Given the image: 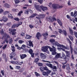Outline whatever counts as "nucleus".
<instances>
[{"mask_svg": "<svg viewBox=\"0 0 77 77\" xmlns=\"http://www.w3.org/2000/svg\"><path fill=\"white\" fill-rule=\"evenodd\" d=\"M52 48H51L50 47L48 46H43L42 47V50L43 52H47L48 51V48H49L50 51H51L52 52V55H55V54H56V48L53 46H52Z\"/></svg>", "mask_w": 77, "mask_h": 77, "instance_id": "1", "label": "nucleus"}, {"mask_svg": "<svg viewBox=\"0 0 77 77\" xmlns=\"http://www.w3.org/2000/svg\"><path fill=\"white\" fill-rule=\"evenodd\" d=\"M35 8L37 11H39V12H41V9L44 11H45L46 10H47V8L42 5L40 6L39 5H35Z\"/></svg>", "mask_w": 77, "mask_h": 77, "instance_id": "2", "label": "nucleus"}, {"mask_svg": "<svg viewBox=\"0 0 77 77\" xmlns=\"http://www.w3.org/2000/svg\"><path fill=\"white\" fill-rule=\"evenodd\" d=\"M67 40L69 41V43L70 44V51H71V54H72V52H73V48H72V43L71 42V41H70V40L68 38H66Z\"/></svg>", "mask_w": 77, "mask_h": 77, "instance_id": "3", "label": "nucleus"}, {"mask_svg": "<svg viewBox=\"0 0 77 77\" xmlns=\"http://www.w3.org/2000/svg\"><path fill=\"white\" fill-rule=\"evenodd\" d=\"M29 44L27 43V42H26L27 45H29V47H33V42L31 40L28 41Z\"/></svg>", "mask_w": 77, "mask_h": 77, "instance_id": "4", "label": "nucleus"}, {"mask_svg": "<svg viewBox=\"0 0 77 77\" xmlns=\"http://www.w3.org/2000/svg\"><path fill=\"white\" fill-rule=\"evenodd\" d=\"M29 53H30V54L31 55V57H34V53H33V50L32 49H30L28 51Z\"/></svg>", "mask_w": 77, "mask_h": 77, "instance_id": "5", "label": "nucleus"}, {"mask_svg": "<svg viewBox=\"0 0 77 77\" xmlns=\"http://www.w3.org/2000/svg\"><path fill=\"white\" fill-rule=\"evenodd\" d=\"M71 15L72 17H75L76 15H77V11H75L74 14V13H73V12H71Z\"/></svg>", "mask_w": 77, "mask_h": 77, "instance_id": "6", "label": "nucleus"}, {"mask_svg": "<svg viewBox=\"0 0 77 77\" xmlns=\"http://www.w3.org/2000/svg\"><path fill=\"white\" fill-rule=\"evenodd\" d=\"M42 35H41V33L38 32L36 34V37L38 39H39V38L41 37Z\"/></svg>", "mask_w": 77, "mask_h": 77, "instance_id": "7", "label": "nucleus"}, {"mask_svg": "<svg viewBox=\"0 0 77 77\" xmlns=\"http://www.w3.org/2000/svg\"><path fill=\"white\" fill-rule=\"evenodd\" d=\"M7 37L9 38H10V36L7 34H5L3 36L2 38V39L3 40V39H5V38H7Z\"/></svg>", "mask_w": 77, "mask_h": 77, "instance_id": "8", "label": "nucleus"}, {"mask_svg": "<svg viewBox=\"0 0 77 77\" xmlns=\"http://www.w3.org/2000/svg\"><path fill=\"white\" fill-rule=\"evenodd\" d=\"M40 56L41 59H46V56L44 55V54H42V53H41Z\"/></svg>", "mask_w": 77, "mask_h": 77, "instance_id": "9", "label": "nucleus"}, {"mask_svg": "<svg viewBox=\"0 0 77 77\" xmlns=\"http://www.w3.org/2000/svg\"><path fill=\"white\" fill-rule=\"evenodd\" d=\"M52 17H47L46 18V20H47L48 21H51L53 22V21L51 19Z\"/></svg>", "mask_w": 77, "mask_h": 77, "instance_id": "10", "label": "nucleus"}, {"mask_svg": "<svg viewBox=\"0 0 77 77\" xmlns=\"http://www.w3.org/2000/svg\"><path fill=\"white\" fill-rule=\"evenodd\" d=\"M60 54H61L60 53L57 54L55 55V59L56 60H57V59H58V58H59V57H60Z\"/></svg>", "mask_w": 77, "mask_h": 77, "instance_id": "11", "label": "nucleus"}, {"mask_svg": "<svg viewBox=\"0 0 77 77\" xmlns=\"http://www.w3.org/2000/svg\"><path fill=\"white\" fill-rule=\"evenodd\" d=\"M20 56L21 59H23L27 57V55L26 54H22L21 55H20Z\"/></svg>", "mask_w": 77, "mask_h": 77, "instance_id": "12", "label": "nucleus"}, {"mask_svg": "<svg viewBox=\"0 0 77 77\" xmlns=\"http://www.w3.org/2000/svg\"><path fill=\"white\" fill-rule=\"evenodd\" d=\"M52 7L54 9H58V5L54 4L52 5Z\"/></svg>", "mask_w": 77, "mask_h": 77, "instance_id": "13", "label": "nucleus"}, {"mask_svg": "<svg viewBox=\"0 0 77 77\" xmlns=\"http://www.w3.org/2000/svg\"><path fill=\"white\" fill-rule=\"evenodd\" d=\"M8 38H9V37H8L5 38L4 41L3 42V44H5V43H6V42L7 44H8Z\"/></svg>", "mask_w": 77, "mask_h": 77, "instance_id": "14", "label": "nucleus"}, {"mask_svg": "<svg viewBox=\"0 0 77 77\" xmlns=\"http://www.w3.org/2000/svg\"><path fill=\"white\" fill-rule=\"evenodd\" d=\"M54 44L55 46H57L58 47H62V46H63V45H61L57 42H55Z\"/></svg>", "mask_w": 77, "mask_h": 77, "instance_id": "15", "label": "nucleus"}, {"mask_svg": "<svg viewBox=\"0 0 77 77\" xmlns=\"http://www.w3.org/2000/svg\"><path fill=\"white\" fill-rule=\"evenodd\" d=\"M46 66H48L51 68H53V65L51 63H46L45 64Z\"/></svg>", "mask_w": 77, "mask_h": 77, "instance_id": "16", "label": "nucleus"}, {"mask_svg": "<svg viewBox=\"0 0 77 77\" xmlns=\"http://www.w3.org/2000/svg\"><path fill=\"white\" fill-rule=\"evenodd\" d=\"M65 52L66 53V56L67 57H69L71 54L70 53V52L69 51H66Z\"/></svg>", "mask_w": 77, "mask_h": 77, "instance_id": "17", "label": "nucleus"}, {"mask_svg": "<svg viewBox=\"0 0 77 77\" xmlns=\"http://www.w3.org/2000/svg\"><path fill=\"white\" fill-rule=\"evenodd\" d=\"M60 58L61 59L63 58V59H66V55H65V54H64V53H62V57H61Z\"/></svg>", "mask_w": 77, "mask_h": 77, "instance_id": "18", "label": "nucleus"}, {"mask_svg": "<svg viewBox=\"0 0 77 77\" xmlns=\"http://www.w3.org/2000/svg\"><path fill=\"white\" fill-rule=\"evenodd\" d=\"M42 72L43 75H44L45 76H48V74H47V72H44V71H42Z\"/></svg>", "mask_w": 77, "mask_h": 77, "instance_id": "19", "label": "nucleus"}, {"mask_svg": "<svg viewBox=\"0 0 77 77\" xmlns=\"http://www.w3.org/2000/svg\"><path fill=\"white\" fill-rule=\"evenodd\" d=\"M38 16L41 18H43L45 17V15L44 14H40L38 15Z\"/></svg>", "mask_w": 77, "mask_h": 77, "instance_id": "20", "label": "nucleus"}, {"mask_svg": "<svg viewBox=\"0 0 77 77\" xmlns=\"http://www.w3.org/2000/svg\"><path fill=\"white\" fill-rule=\"evenodd\" d=\"M37 14H32L31 16L29 17V18H32L34 17H35V16H36Z\"/></svg>", "mask_w": 77, "mask_h": 77, "instance_id": "21", "label": "nucleus"}, {"mask_svg": "<svg viewBox=\"0 0 77 77\" xmlns=\"http://www.w3.org/2000/svg\"><path fill=\"white\" fill-rule=\"evenodd\" d=\"M9 38V43L11 44H12V42H13V40H12V38L10 37V38Z\"/></svg>", "mask_w": 77, "mask_h": 77, "instance_id": "22", "label": "nucleus"}, {"mask_svg": "<svg viewBox=\"0 0 77 77\" xmlns=\"http://www.w3.org/2000/svg\"><path fill=\"white\" fill-rule=\"evenodd\" d=\"M3 21H4V22H6L8 21V19L7 17H3Z\"/></svg>", "mask_w": 77, "mask_h": 77, "instance_id": "23", "label": "nucleus"}, {"mask_svg": "<svg viewBox=\"0 0 77 77\" xmlns=\"http://www.w3.org/2000/svg\"><path fill=\"white\" fill-rule=\"evenodd\" d=\"M62 33H63L65 36H66L67 35V32H66V31L65 30H64L63 31Z\"/></svg>", "mask_w": 77, "mask_h": 77, "instance_id": "24", "label": "nucleus"}, {"mask_svg": "<svg viewBox=\"0 0 77 77\" xmlns=\"http://www.w3.org/2000/svg\"><path fill=\"white\" fill-rule=\"evenodd\" d=\"M4 7H6L7 8H9L10 7V5L8 4H5L4 5Z\"/></svg>", "mask_w": 77, "mask_h": 77, "instance_id": "25", "label": "nucleus"}, {"mask_svg": "<svg viewBox=\"0 0 77 77\" xmlns=\"http://www.w3.org/2000/svg\"><path fill=\"white\" fill-rule=\"evenodd\" d=\"M69 30L70 32V35H72L73 33L72 30V29H70L69 28Z\"/></svg>", "mask_w": 77, "mask_h": 77, "instance_id": "26", "label": "nucleus"}, {"mask_svg": "<svg viewBox=\"0 0 77 77\" xmlns=\"http://www.w3.org/2000/svg\"><path fill=\"white\" fill-rule=\"evenodd\" d=\"M57 21L60 26H62V22H61V21H60V20L58 19L57 20Z\"/></svg>", "mask_w": 77, "mask_h": 77, "instance_id": "27", "label": "nucleus"}, {"mask_svg": "<svg viewBox=\"0 0 77 77\" xmlns=\"http://www.w3.org/2000/svg\"><path fill=\"white\" fill-rule=\"evenodd\" d=\"M66 69L67 70H70L71 69L69 67V64H67L66 65Z\"/></svg>", "mask_w": 77, "mask_h": 77, "instance_id": "28", "label": "nucleus"}, {"mask_svg": "<svg viewBox=\"0 0 77 77\" xmlns=\"http://www.w3.org/2000/svg\"><path fill=\"white\" fill-rule=\"evenodd\" d=\"M74 49H75V51H74L75 54H77V47H75L74 48Z\"/></svg>", "mask_w": 77, "mask_h": 77, "instance_id": "29", "label": "nucleus"}, {"mask_svg": "<svg viewBox=\"0 0 77 77\" xmlns=\"http://www.w3.org/2000/svg\"><path fill=\"white\" fill-rule=\"evenodd\" d=\"M24 42V41L21 40H19L18 41L19 44H23V42Z\"/></svg>", "mask_w": 77, "mask_h": 77, "instance_id": "30", "label": "nucleus"}, {"mask_svg": "<svg viewBox=\"0 0 77 77\" xmlns=\"http://www.w3.org/2000/svg\"><path fill=\"white\" fill-rule=\"evenodd\" d=\"M62 47L64 48H65V49H67V50H69V48H67L63 45L62 46Z\"/></svg>", "mask_w": 77, "mask_h": 77, "instance_id": "31", "label": "nucleus"}, {"mask_svg": "<svg viewBox=\"0 0 77 77\" xmlns=\"http://www.w3.org/2000/svg\"><path fill=\"white\" fill-rule=\"evenodd\" d=\"M69 38L72 41H73V40H74V38H73V37H72L71 36H69Z\"/></svg>", "mask_w": 77, "mask_h": 77, "instance_id": "32", "label": "nucleus"}, {"mask_svg": "<svg viewBox=\"0 0 77 77\" xmlns=\"http://www.w3.org/2000/svg\"><path fill=\"white\" fill-rule=\"evenodd\" d=\"M38 2H39L40 4H42L43 3V0H38Z\"/></svg>", "mask_w": 77, "mask_h": 77, "instance_id": "33", "label": "nucleus"}, {"mask_svg": "<svg viewBox=\"0 0 77 77\" xmlns=\"http://www.w3.org/2000/svg\"><path fill=\"white\" fill-rule=\"evenodd\" d=\"M11 25V22H9L7 23L6 24V25L8 27H10Z\"/></svg>", "mask_w": 77, "mask_h": 77, "instance_id": "34", "label": "nucleus"}, {"mask_svg": "<svg viewBox=\"0 0 77 77\" xmlns=\"http://www.w3.org/2000/svg\"><path fill=\"white\" fill-rule=\"evenodd\" d=\"M42 35L43 36L45 37V36H48V34L47 33H46L43 34Z\"/></svg>", "mask_w": 77, "mask_h": 77, "instance_id": "35", "label": "nucleus"}, {"mask_svg": "<svg viewBox=\"0 0 77 77\" xmlns=\"http://www.w3.org/2000/svg\"><path fill=\"white\" fill-rule=\"evenodd\" d=\"M50 42H51V43H53L55 41V40H54V39H51L49 40Z\"/></svg>", "mask_w": 77, "mask_h": 77, "instance_id": "36", "label": "nucleus"}, {"mask_svg": "<svg viewBox=\"0 0 77 77\" xmlns=\"http://www.w3.org/2000/svg\"><path fill=\"white\" fill-rule=\"evenodd\" d=\"M39 58H36L35 59L34 62L36 63V62H38L39 61Z\"/></svg>", "mask_w": 77, "mask_h": 77, "instance_id": "37", "label": "nucleus"}, {"mask_svg": "<svg viewBox=\"0 0 77 77\" xmlns=\"http://www.w3.org/2000/svg\"><path fill=\"white\" fill-rule=\"evenodd\" d=\"M10 55L11 56H12L13 57H15V54L12 52L11 53Z\"/></svg>", "mask_w": 77, "mask_h": 77, "instance_id": "38", "label": "nucleus"}, {"mask_svg": "<svg viewBox=\"0 0 77 77\" xmlns=\"http://www.w3.org/2000/svg\"><path fill=\"white\" fill-rule=\"evenodd\" d=\"M26 39H29L31 37L30 35H26Z\"/></svg>", "mask_w": 77, "mask_h": 77, "instance_id": "39", "label": "nucleus"}, {"mask_svg": "<svg viewBox=\"0 0 77 77\" xmlns=\"http://www.w3.org/2000/svg\"><path fill=\"white\" fill-rule=\"evenodd\" d=\"M43 69L44 70H45V71H48V68L47 67H43Z\"/></svg>", "mask_w": 77, "mask_h": 77, "instance_id": "40", "label": "nucleus"}, {"mask_svg": "<svg viewBox=\"0 0 77 77\" xmlns=\"http://www.w3.org/2000/svg\"><path fill=\"white\" fill-rule=\"evenodd\" d=\"M35 75H36V76H40V74H39L37 72H35Z\"/></svg>", "mask_w": 77, "mask_h": 77, "instance_id": "41", "label": "nucleus"}, {"mask_svg": "<svg viewBox=\"0 0 77 77\" xmlns=\"http://www.w3.org/2000/svg\"><path fill=\"white\" fill-rule=\"evenodd\" d=\"M14 19L17 21H20V19L18 18H14Z\"/></svg>", "mask_w": 77, "mask_h": 77, "instance_id": "42", "label": "nucleus"}, {"mask_svg": "<svg viewBox=\"0 0 77 77\" xmlns=\"http://www.w3.org/2000/svg\"><path fill=\"white\" fill-rule=\"evenodd\" d=\"M25 47H26V46L25 45H23L21 46V49H24V48H25Z\"/></svg>", "mask_w": 77, "mask_h": 77, "instance_id": "43", "label": "nucleus"}, {"mask_svg": "<svg viewBox=\"0 0 77 77\" xmlns=\"http://www.w3.org/2000/svg\"><path fill=\"white\" fill-rule=\"evenodd\" d=\"M41 70V71L42 72V71H44V67H40L39 68Z\"/></svg>", "mask_w": 77, "mask_h": 77, "instance_id": "44", "label": "nucleus"}, {"mask_svg": "<svg viewBox=\"0 0 77 77\" xmlns=\"http://www.w3.org/2000/svg\"><path fill=\"white\" fill-rule=\"evenodd\" d=\"M16 62H15L14 61H11V63H12V64H14V65H15V64H17V63Z\"/></svg>", "mask_w": 77, "mask_h": 77, "instance_id": "45", "label": "nucleus"}, {"mask_svg": "<svg viewBox=\"0 0 77 77\" xmlns=\"http://www.w3.org/2000/svg\"><path fill=\"white\" fill-rule=\"evenodd\" d=\"M63 8V6H60L59 5H58V9H60V8Z\"/></svg>", "mask_w": 77, "mask_h": 77, "instance_id": "46", "label": "nucleus"}, {"mask_svg": "<svg viewBox=\"0 0 77 77\" xmlns=\"http://www.w3.org/2000/svg\"><path fill=\"white\" fill-rule=\"evenodd\" d=\"M8 17H9V18H12V14H8Z\"/></svg>", "mask_w": 77, "mask_h": 77, "instance_id": "47", "label": "nucleus"}, {"mask_svg": "<svg viewBox=\"0 0 77 77\" xmlns=\"http://www.w3.org/2000/svg\"><path fill=\"white\" fill-rule=\"evenodd\" d=\"M46 72H47V74H48H48H50V72H51V71L48 70V71Z\"/></svg>", "mask_w": 77, "mask_h": 77, "instance_id": "48", "label": "nucleus"}, {"mask_svg": "<svg viewBox=\"0 0 77 77\" xmlns=\"http://www.w3.org/2000/svg\"><path fill=\"white\" fill-rule=\"evenodd\" d=\"M58 30L60 33H61L62 32H63V31H62V29H58Z\"/></svg>", "mask_w": 77, "mask_h": 77, "instance_id": "49", "label": "nucleus"}, {"mask_svg": "<svg viewBox=\"0 0 77 77\" xmlns=\"http://www.w3.org/2000/svg\"><path fill=\"white\" fill-rule=\"evenodd\" d=\"M21 14H23V11H21L20 12H19L18 14V15L19 16H20L21 15Z\"/></svg>", "mask_w": 77, "mask_h": 77, "instance_id": "50", "label": "nucleus"}, {"mask_svg": "<svg viewBox=\"0 0 77 77\" xmlns=\"http://www.w3.org/2000/svg\"><path fill=\"white\" fill-rule=\"evenodd\" d=\"M16 27V24H13V26L11 27V28H15Z\"/></svg>", "mask_w": 77, "mask_h": 77, "instance_id": "51", "label": "nucleus"}, {"mask_svg": "<svg viewBox=\"0 0 77 77\" xmlns=\"http://www.w3.org/2000/svg\"><path fill=\"white\" fill-rule=\"evenodd\" d=\"M25 34V33L24 32H22L21 33L20 35L22 36H24V35Z\"/></svg>", "mask_w": 77, "mask_h": 77, "instance_id": "52", "label": "nucleus"}, {"mask_svg": "<svg viewBox=\"0 0 77 77\" xmlns=\"http://www.w3.org/2000/svg\"><path fill=\"white\" fill-rule=\"evenodd\" d=\"M1 73L2 74V75H4L5 74L4 73V71L2 70L1 71Z\"/></svg>", "mask_w": 77, "mask_h": 77, "instance_id": "53", "label": "nucleus"}, {"mask_svg": "<svg viewBox=\"0 0 77 77\" xmlns=\"http://www.w3.org/2000/svg\"><path fill=\"white\" fill-rule=\"evenodd\" d=\"M53 68V69H57V67L56 66H54L53 67V68Z\"/></svg>", "mask_w": 77, "mask_h": 77, "instance_id": "54", "label": "nucleus"}, {"mask_svg": "<svg viewBox=\"0 0 77 77\" xmlns=\"http://www.w3.org/2000/svg\"><path fill=\"white\" fill-rule=\"evenodd\" d=\"M6 47H7V45H5L2 47L3 49V50H5V49L6 48Z\"/></svg>", "mask_w": 77, "mask_h": 77, "instance_id": "55", "label": "nucleus"}, {"mask_svg": "<svg viewBox=\"0 0 77 77\" xmlns=\"http://www.w3.org/2000/svg\"><path fill=\"white\" fill-rule=\"evenodd\" d=\"M24 14H25L28 15V14H29V11H26L25 12Z\"/></svg>", "mask_w": 77, "mask_h": 77, "instance_id": "56", "label": "nucleus"}, {"mask_svg": "<svg viewBox=\"0 0 77 77\" xmlns=\"http://www.w3.org/2000/svg\"><path fill=\"white\" fill-rule=\"evenodd\" d=\"M50 37H51L52 38L54 37V38H56V35H50Z\"/></svg>", "mask_w": 77, "mask_h": 77, "instance_id": "57", "label": "nucleus"}, {"mask_svg": "<svg viewBox=\"0 0 77 77\" xmlns=\"http://www.w3.org/2000/svg\"><path fill=\"white\" fill-rule=\"evenodd\" d=\"M16 69H20V68H21V67L20 66H16Z\"/></svg>", "mask_w": 77, "mask_h": 77, "instance_id": "58", "label": "nucleus"}, {"mask_svg": "<svg viewBox=\"0 0 77 77\" xmlns=\"http://www.w3.org/2000/svg\"><path fill=\"white\" fill-rule=\"evenodd\" d=\"M42 61L44 62H48V63H50V62L49 61H45L44 60H42Z\"/></svg>", "mask_w": 77, "mask_h": 77, "instance_id": "59", "label": "nucleus"}, {"mask_svg": "<svg viewBox=\"0 0 77 77\" xmlns=\"http://www.w3.org/2000/svg\"><path fill=\"white\" fill-rule=\"evenodd\" d=\"M16 33H17V32H12V35H15L16 34Z\"/></svg>", "mask_w": 77, "mask_h": 77, "instance_id": "60", "label": "nucleus"}, {"mask_svg": "<svg viewBox=\"0 0 77 77\" xmlns=\"http://www.w3.org/2000/svg\"><path fill=\"white\" fill-rule=\"evenodd\" d=\"M9 12L8 11H6L4 12L5 15H6V14H9Z\"/></svg>", "mask_w": 77, "mask_h": 77, "instance_id": "61", "label": "nucleus"}, {"mask_svg": "<svg viewBox=\"0 0 77 77\" xmlns=\"http://www.w3.org/2000/svg\"><path fill=\"white\" fill-rule=\"evenodd\" d=\"M70 2H71V1H69L68 2L67 4H68V5H69V6L71 5V4L70 3Z\"/></svg>", "mask_w": 77, "mask_h": 77, "instance_id": "62", "label": "nucleus"}, {"mask_svg": "<svg viewBox=\"0 0 77 77\" xmlns=\"http://www.w3.org/2000/svg\"><path fill=\"white\" fill-rule=\"evenodd\" d=\"M3 57H4V59H5L6 57V55L5 54H3Z\"/></svg>", "mask_w": 77, "mask_h": 77, "instance_id": "63", "label": "nucleus"}, {"mask_svg": "<svg viewBox=\"0 0 77 77\" xmlns=\"http://www.w3.org/2000/svg\"><path fill=\"white\" fill-rule=\"evenodd\" d=\"M29 26L31 29H32V28H33V27H34L32 25H30Z\"/></svg>", "mask_w": 77, "mask_h": 77, "instance_id": "64", "label": "nucleus"}]
</instances>
